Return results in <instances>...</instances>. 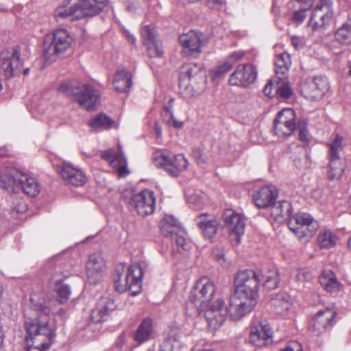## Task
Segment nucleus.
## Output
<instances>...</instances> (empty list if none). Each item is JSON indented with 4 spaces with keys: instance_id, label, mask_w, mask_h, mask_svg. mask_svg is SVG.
I'll list each match as a JSON object with an SVG mask.
<instances>
[{
    "instance_id": "nucleus-52",
    "label": "nucleus",
    "mask_w": 351,
    "mask_h": 351,
    "mask_svg": "<svg viewBox=\"0 0 351 351\" xmlns=\"http://www.w3.org/2000/svg\"><path fill=\"white\" fill-rule=\"evenodd\" d=\"M298 131H299V138L303 142L306 146L308 145L310 141L308 132L307 130V123L306 121L302 120L299 122L298 124Z\"/></svg>"
},
{
    "instance_id": "nucleus-63",
    "label": "nucleus",
    "mask_w": 351,
    "mask_h": 351,
    "mask_svg": "<svg viewBox=\"0 0 351 351\" xmlns=\"http://www.w3.org/2000/svg\"><path fill=\"white\" fill-rule=\"evenodd\" d=\"M173 101V99H170L169 101V104L165 106V111L167 116L171 118H173V112H172V103Z\"/></svg>"
},
{
    "instance_id": "nucleus-11",
    "label": "nucleus",
    "mask_w": 351,
    "mask_h": 351,
    "mask_svg": "<svg viewBox=\"0 0 351 351\" xmlns=\"http://www.w3.org/2000/svg\"><path fill=\"white\" fill-rule=\"evenodd\" d=\"M204 310L208 326L213 330L218 329L226 320L228 313L230 314L229 308L225 306L224 301L221 299L209 304Z\"/></svg>"
},
{
    "instance_id": "nucleus-23",
    "label": "nucleus",
    "mask_w": 351,
    "mask_h": 351,
    "mask_svg": "<svg viewBox=\"0 0 351 351\" xmlns=\"http://www.w3.org/2000/svg\"><path fill=\"white\" fill-rule=\"evenodd\" d=\"M104 261L100 254H93L86 263V275L91 284H97L103 276Z\"/></svg>"
},
{
    "instance_id": "nucleus-46",
    "label": "nucleus",
    "mask_w": 351,
    "mask_h": 351,
    "mask_svg": "<svg viewBox=\"0 0 351 351\" xmlns=\"http://www.w3.org/2000/svg\"><path fill=\"white\" fill-rule=\"evenodd\" d=\"M289 149L292 153L291 158H292L295 165L298 167H301L302 158L307 156L305 152V146H300L297 143H293L289 146Z\"/></svg>"
},
{
    "instance_id": "nucleus-48",
    "label": "nucleus",
    "mask_w": 351,
    "mask_h": 351,
    "mask_svg": "<svg viewBox=\"0 0 351 351\" xmlns=\"http://www.w3.org/2000/svg\"><path fill=\"white\" fill-rule=\"evenodd\" d=\"M311 81L318 90V95L323 97L329 88L328 79L325 77L317 76L312 79Z\"/></svg>"
},
{
    "instance_id": "nucleus-59",
    "label": "nucleus",
    "mask_w": 351,
    "mask_h": 351,
    "mask_svg": "<svg viewBox=\"0 0 351 351\" xmlns=\"http://www.w3.org/2000/svg\"><path fill=\"white\" fill-rule=\"evenodd\" d=\"M244 56L243 52L237 51L232 53L228 58V60L232 62V65L236 63L237 61L240 60Z\"/></svg>"
},
{
    "instance_id": "nucleus-9",
    "label": "nucleus",
    "mask_w": 351,
    "mask_h": 351,
    "mask_svg": "<svg viewBox=\"0 0 351 351\" xmlns=\"http://www.w3.org/2000/svg\"><path fill=\"white\" fill-rule=\"evenodd\" d=\"M287 225L299 240L308 241L318 230L319 223L308 213H298L291 217Z\"/></svg>"
},
{
    "instance_id": "nucleus-55",
    "label": "nucleus",
    "mask_w": 351,
    "mask_h": 351,
    "mask_svg": "<svg viewBox=\"0 0 351 351\" xmlns=\"http://www.w3.org/2000/svg\"><path fill=\"white\" fill-rule=\"evenodd\" d=\"M184 232L182 229H181V232L178 234H174L173 238L171 239L176 241L178 248H181L184 250H188L189 248V243L186 241L185 238L184 237Z\"/></svg>"
},
{
    "instance_id": "nucleus-61",
    "label": "nucleus",
    "mask_w": 351,
    "mask_h": 351,
    "mask_svg": "<svg viewBox=\"0 0 351 351\" xmlns=\"http://www.w3.org/2000/svg\"><path fill=\"white\" fill-rule=\"evenodd\" d=\"M314 0H297L301 7H304V10H309L313 5Z\"/></svg>"
},
{
    "instance_id": "nucleus-16",
    "label": "nucleus",
    "mask_w": 351,
    "mask_h": 351,
    "mask_svg": "<svg viewBox=\"0 0 351 351\" xmlns=\"http://www.w3.org/2000/svg\"><path fill=\"white\" fill-rule=\"evenodd\" d=\"M328 0H322L313 11V14L309 21V25L315 31L322 28L330 23L332 16V12L330 11Z\"/></svg>"
},
{
    "instance_id": "nucleus-17",
    "label": "nucleus",
    "mask_w": 351,
    "mask_h": 351,
    "mask_svg": "<svg viewBox=\"0 0 351 351\" xmlns=\"http://www.w3.org/2000/svg\"><path fill=\"white\" fill-rule=\"evenodd\" d=\"M58 171L66 184L81 186L86 182L87 178L82 169L70 163H63L58 167Z\"/></svg>"
},
{
    "instance_id": "nucleus-39",
    "label": "nucleus",
    "mask_w": 351,
    "mask_h": 351,
    "mask_svg": "<svg viewBox=\"0 0 351 351\" xmlns=\"http://www.w3.org/2000/svg\"><path fill=\"white\" fill-rule=\"evenodd\" d=\"M263 280V287L269 290L276 289L279 284L280 277L279 271L276 268H271L265 270L261 275Z\"/></svg>"
},
{
    "instance_id": "nucleus-40",
    "label": "nucleus",
    "mask_w": 351,
    "mask_h": 351,
    "mask_svg": "<svg viewBox=\"0 0 351 351\" xmlns=\"http://www.w3.org/2000/svg\"><path fill=\"white\" fill-rule=\"evenodd\" d=\"M197 224L206 238L212 239L216 234L218 228V223L216 220H208L199 217Z\"/></svg>"
},
{
    "instance_id": "nucleus-34",
    "label": "nucleus",
    "mask_w": 351,
    "mask_h": 351,
    "mask_svg": "<svg viewBox=\"0 0 351 351\" xmlns=\"http://www.w3.org/2000/svg\"><path fill=\"white\" fill-rule=\"evenodd\" d=\"M329 163L326 172L327 178L330 180H339L343 172L344 166L341 158H328Z\"/></svg>"
},
{
    "instance_id": "nucleus-62",
    "label": "nucleus",
    "mask_w": 351,
    "mask_h": 351,
    "mask_svg": "<svg viewBox=\"0 0 351 351\" xmlns=\"http://www.w3.org/2000/svg\"><path fill=\"white\" fill-rule=\"evenodd\" d=\"M167 122L169 125H172L176 128H180L183 125V123L176 120L173 116V118L169 117V119L167 121Z\"/></svg>"
},
{
    "instance_id": "nucleus-28",
    "label": "nucleus",
    "mask_w": 351,
    "mask_h": 351,
    "mask_svg": "<svg viewBox=\"0 0 351 351\" xmlns=\"http://www.w3.org/2000/svg\"><path fill=\"white\" fill-rule=\"evenodd\" d=\"M160 228L163 236L170 239L181 232L182 229L180 223L171 215H167L161 219Z\"/></svg>"
},
{
    "instance_id": "nucleus-22",
    "label": "nucleus",
    "mask_w": 351,
    "mask_h": 351,
    "mask_svg": "<svg viewBox=\"0 0 351 351\" xmlns=\"http://www.w3.org/2000/svg\"><path fill=\"white\" fill-rule=\"evenodd\" d=\"M335 315V312L330 308L318 311L312 321L310 330L316 335L326 332L333 325Z\"/></svg>"
},
{
    "instance_id": "nucleus-20",
    "label": "nucleus",
    "mask_w": 351,
    "mask_h": 351,
    "mask_svg": "<svg viewBox=\"0 0 351 351\" xmlns=\"http://www.w3.org/2000/svg\"><path fill=\"white\" fill-rule=\"evenodd\" d=\"M116 308L117 304L114 299L108 296L101 297L97 301L95 308L92 310L90 319L95 323L104 322Z\"/></svg>"
},
{
    "instance_id": "nucleus-1",
    "label": "nucleus",
    "mask_w": 351,
    "mask_h": 351,
    "mask_svg": "<svg viewBox=\"0 0 351 351\" xmlns=\"http://www.w3.org/2000/svg\"><path fill=\"white\" fill-rule=\"evenodd\" d=\"M24 324L31 339L39 337L29 347V351H47L51 341L56 336L53 327L50 324V309L45 305L44 300L36 293H32L23 308Z\"/></svg>"
},
{
    "instance_id": "nucleus-51",
    "label": "nucleus",
    "mask_w": 351,
    "mask_h": 351,
    "mask_svg": "<svg viewBox=\"0 0 351 351\" xmlns=\"http://www.w3.org/2000/svg\"><path fill=\"white\" fill-rule=\"evenodd\" d=\"M232 62L228 60L223 64L218 66L212 71L213 77H221L223 75L228 72L232 69Z\"/></svg>"
},
{
    "instance_id": "nucleus-50",
    "label": "nucleus",
    "mask_w": 351,
    "mask_h": 351,
    "mask_svg": "<svg viewBox=\"0 0 351 351\" xmlns=\"http://www.w3.org/2000/svg\"><path fill=\"white\" fill-rule=\"evenodd\" d=\"M141 36L143 38V44L156 41L155 29L151 25H146L141 30Z\"/></svg>"
},
{
    "instance_id": "nucleus-6",
    "label": "nucleus",
    "mask_w": 351,
    "mask_h": 351,
    "mask_svg": "<svg viewBox=\"0 0 351 351\" xmlns=\"http://www.w3.org/2000/svg\"><path fill=\"white\" fill-rule=\"evenodd\" d=\"M23 62L21 58V49L19 46L0 51V73L10 79L19 76L21 73L28 75L29 68L23 70Z\"/></svg>"
},
{
    "instance_id": "nucleus-53",
    "label": "nucleus",
    "mask_w": 351,
    "mask_h": 351,
    "mask_svg": "<svg viewBox=\"0 0 351 351\" xmlns=\"http://www.w3.org/2000/svg\"><path fill=\"white\" fill-rule=\"evenodd\" d=\"M27 206L24 200L21 197H16L12 202V212L13 213H23L27 210Z\"/></svg>"
},
{
    "instance_id": "nucleus-42",
    "label": "nucleus",
    "mask_w": 351,
    "mask_h": 351,
    "mask_svg": "<svg viewBox=\"0 0 351 351\" xmlns=\"http://www.w3.org/2000/svg\"><path fill=\"white\" fill-rule=\"evenodd\" d=\"M114 121L104 114H100L89 121L88 125L95 130L109 129L112 127Z\"/></svg>"
},
{
    "instance_id": "nucleus-15",
    "label": "nucleus",
    "mask_w": 351,
    "mask_h": 351,
    "mask_svg": "<svg viewBox=\"0 0 351 351\" xmlns=\"http://www.w3.org/2000/svg\"><path fill=\"white\" fill-rule=\"evenodd\" d=\"M204 35L193 30L180 35L179 38L182 47V53L187 56L197 57L201 53Z\"/></svg>"
},
{
    "instance_id": "nucleus-4",
    "label": "nucleus",
    "mask_w": 351,
    "mask_h": 351,
    "mask_svg": "<svg viewBox=\"0 0 351 351\" xmlns=\"http://www.w3.org/2000/svg\"><path fill=\"white\" fill-rule=\"evenodd\" d=\"M215 291V285L208 277L199 278L191 291L187 308L194 311L193 314H198L201 311L207 308L211 302Z\"/></svg>"
},
{
    "instance_id": "nucleus-30",
    "label": "nucleus",
    "mask_w": 351,
    "mask_h": 351,
    "mask_svg": "<svg viewBox=\"0 0 351 351\" xmlns=\"http://www.w3.org/2000/svg\"><path fill=\"white\" fill-rule=\"evenodd\" d=\"M113 84L119 92H128L132 85L131 75L125 70L118 71L114 77Z\"/></svg>"
},
{
    "instance_id": "nucleus-10",
    "label": "nucleus",
    "mask_w": 351,
    "mask_h": 351,
    "mask_svg": "<svg viewBox=\"0 0 351 351\" xmlns=\"http://www.w3.org/2000/svg\"><path fill=\"white\" fill-rule=\"evenodd\" d=\"M154 165L163 169L170 176L177 177L188 166V161L183 154H177L173 158L169 156L167 150H156L152 156Z\"/></svg>"
},
{
    "instance_id": "nucleus-60",
    "label": "nucleus",
    "mask_w": 351,
    "mask_h": 351,
    "mask_svg": "<svg viewBox=\"0 0 351 351\" xmlns=\"http://www.w3.org/2000/svg\"><path fill=\"white\" fill-rule=\"evenodd\" d=\"M282 351H302V346L298 342H293L291 346H287Z\"/></svg>"
},
{
    "instance_id": "nucleus-43",
    "label": "nucleus",
    "mask_w": 351,
    "mask_h": 351,
    "mask_svg": "<svg viewBox=\"0 0 351 351\" xmlns=\"http://www.w3.org/2000/svg\"><path fill=\"white\" fill-rule=\"evenodd\" d=\"M337 237L329 230H322L317 237V243L321 248L328 249L335 245Z\"/></svg>"
},
{
    "instance_id": "nucleus-21",
    "label": "nucleus",
    "mask_w": 351,
    "mask_h": 351,
    "mask_svg": "<svg viewBox=\"0 0 351 351\" xmlns=\"http://www.w3.org/2000/svg\"><path fill=\"white\" fill-rule=\"evenodd\" d=\"M116 308L117 304L114 299L108 296L101 297L97 301L95 308L92 310L90 319L95 323L104 322Z\"/></svg>"
},
{
    "instance_id": "nucleus-37",
    "label": "nucleus",
    "mask_w": 351,
    "mask_h": 351,
    "mask_svg": "<svg viewBox=\"0 0 351 351\" xmlns=\"http://www.w3.org/2000/svg\"><path fill=\"white\" fill-rule=\"evenodd\" d=\"M270 304L273 310L278 314L287 311L290 306L289 297L285 293H279L270 299Z\"/></svg>"
},
{
    "instance_id": "nucleus-38",
    "label": "nucleus",
    "mask_w": 351,
    "mask_h": 351,
    "mask_svg": "<svg viewBox=\"0 0 351 351\" xmlns=\"http://www.w3.org/2000/svg\"><path fill=\"white\" fill-rule=\"evenodd\" d=\"M335 40L343 46L351 45V20L347 21L335 33Z\"/></svg>"
},
{
    "instance_id": "nucleus-64",
    "label": "nucleus",
    "mask_w": 351,
    "mask_h": 351,
    "mask_svg": "<svg viewBox=\"0 0 351 351\" xmlns=\"http://www.w3.org/2000/svg\"><path fill=\"white\" fill-rule=\"evenodd\" d=\"M123 32L128 42L135 45L136 41V38L128 30L124 29Z\"/></svg>"
},
{
    "instance_id": "nucleus-31",
    "label": "nucleus",
    "mask_w": 351,
    "mask_h": 351,
    "mask_svg": "<svg viewBox=\"0 0 351 351\" xmlns=\"http://www.w3.org/2000/svg\"><path fill=\"white\" fill-rule=\"evenodd\" d=\"M319 282L329 292H335L339 289L340 283L335 274L330 269L322 271L319 276Z\"/></svg>"
},
{
    "instance_id": "nucleus-2",
    "label": "nucleus",
    "mask_w": 351,
    "mask_h": 351,
    "mask_svg": "<svg viewBox=\"0 0 351 351\" xmlns=\"http://www.w3.org/2000/svg\"><path fill=\"white\" fill-rule=\"evenodd\" d=\"M260 276L251 269L238 272L234 279L235 290L230 297L229 305L230 316L232 320L241 319L255 306Z\"/></svg>"
},
{
    "instance_id": "nucleus-41",
    "label": "nucleus",
    "mask_w": 351,
    "mask_h": 351,
    "mask_svg": "<svg viewBox=\"0 0 351 351\" xmlns=\"http://www.w3.org/2000/svg\"><path fill=\"white\" fill-rule=\"evenodd\" d=\"M52 280L55 285V290L58 295V300L60 303H64L68 300L71 295V289L68 285L63 282L62 278H58L55 274L52 277Z\"/></svg>"
},
{
    "instance_id": "nucleus-49",
    "label": "nucleus",
    "mask_w": 351,
    "mask_h": 351,
    "mask_svg": "<svg viewBox=\"0 0 351 351\" xmlns=\"http://www.w3.org/2000/svg\"><path fill=\"white\" fill-rule=\"evenodd\" d=\"M148 55L150 57H161L163 54L162 45L157 40L145 44Z\"/></svg>"
},
{
    "instance_id": "nucleus-14",
    "label": "nucleus",
    "mask_w": 351,
    "mask_h": 351,
    "mask_svg": "<svg viewBox=\"0 0 351 351\" xmlns=\"http://www.w3.org/2000/svg\"><path fill=\"white\" fill-rule=\"evenodd\" d=\"M155 202L154 193L152 191L145 189L141 193L134 195L129 204L138 215L144 217L154 213Z\"/></svg>"
},
{
    "instance_id": "nucleus-12",
    "label": "nucleus",
    "mask_w": 351,
    "mask_h": 351,
    "mask_svg": "<svg viewBox=\"0 0 351 351\" xmlns=\"http://www.w3.org/2000/svg\"><path fill=\"white\" fill-rule=\"evenodd\" d=\"M295 114L291 108L280 111L274 121L275 134L280 137L290 136L295 130Z\"/></svg>"
},
{
    "instance_id": "nucleus-47",
    "label": "nucleus",
    "mask_w": 351,
    "mask_h": 351,
    "mask_svg": "<svg viewBox=\"0 0 351 351\" xmlns=\"http://www.w3.org/2000/svg\"><path fill=\"white\" fill-rule=\"evenodd\" d=\"M342 141L343 138L339 134H336L332 141L328 144L329 147L328 158H340L339 152L342 149Z\"/></svg>"
},
{
    "instance_id": "nucleus-8",
    "label": "nucleus",
    "mask_w": 351,
    "mask_h": 351,
    "mask_svg": "<svg viewBox=\"0 0 351 351\" xmlns=\"http://www.w3.org/2000/svg\"><path fill=\"white\" fill-rule=\"evenodd\" d=\"M117 276L114 278L115 289L123 293L130 291L132 295H138L141 291V282L143 276V266L141 264L133 265L128 267L122 279V274L117 271Z\"/></svg>"
},
{
    "instance_id": "nucleus-54",
    "label": "nucleus",
    "mask_w": 351,
    "mask_h": 351,
    "mask_svg": "<svg viewBox=\"0 0 351 351\" xmlns=\"http://www.w3.org/2000/svg\"><path fill=\"white\" fill-rule=\"evenodd\" d=\"M159 351H180L179 342L176 340H165L160 345Z\"/></svg>"
},
{
    "instance_id": "nucleus-13",
    "label": "nucleus",
    "mask_w": 351,
    "mask_h": 351,
    "mask_svg": "<svg viewBox=\"0 0 351 351\" xmlns=\"http://www.w3.org/2000/svg\"><path fill=\"white\" fill-rule=\"evenodd\" d=\"M257 77V70L252 64H243L237 66L230 75L229 84L232 86L246 88L253 84Z\"/></svg>"
},
{
    "instance_id": "nucleus-44",
    "label": "nucleus",
    "mask_w": 351,
    "mask_h": 351,
    "mask_svg": "<svg viewBox=\"0 0 351 351\" xmlns=\"http://www.w3.org/2000/svg\"><path fill=\"white\" fill-rule=\"evenodd\" d=\"M278 80L276 81V91L275 93L278 95L280 97L288 99L289 98L293 92L287 82V77H278Z\"/></svg>"
},
{
    "instance_id": "nucleus-56",
    "label": "nucleus",
    "mask_w": 351,
    "mask_h": 351,
    "mask_svg": "<svg viewBox=\"0 0 351 351\" xmlns=\"http://www.w3.org/2000/svg\"><path fill=\"white\" fill-rule=\"evenodd\" d=\"M296 279L298 282L309 281L312 278L311 272L306 269H300L297 271Z\"/></svg>"
},
{
    "instance_id": "nucleus-58",
    "label": "nucleus",
    "mask_w": 351,
    "mask_h": 351,
    "mask_svg": "<svg viewBox=\"0 0 351 351\" xmlns=\"http://www.w3.org/2000/svg\"><path fill=\"white\" fill-rule=\"evenodd\" d=\"M276 80H270L265 86L263 93L266 96L269 97H272L274 96L272 94V89H276Z\"/></svg>"
},
{
    "instance_id": "nucleus-57",
    "label": "nucleus",
    "mask_w": 351,
    "mask_h": 351,
    "mask_svg": "<svg viewBox=\"0 0 351 351\" xmlns=\"http://www.w3.org/2000/svg\"><path fill=\"white\" fill-rule=\"evenodd\" d=\"M304 7H301L300 10L295 11L293 14L292 20L296 23H301L306 17V11Z\"/></svg>"
},
{
    "instance_id": "nucleus-19",
    "label": "nucleus",
    "mask_w": 351,
    "mask_h": 351,
    "mask_svg": "<svg viewBox=\"0 0 351 351\" xmlns=\"http://www.w3.org/2000/svg\"><path fill=\"white\" fill-rule=\"evenodd\" d=\"M116 308L117 304L114 299L108 296L101 297L97 301L95 308L92 310L90 319L95 323L104 322Z\"/></svg>"
},
{
    "instance_id": "nucleus-24",
    "label": "nucleus",
    "mask_w": 351,
    "mask_h": 351,
    "mask_svg": "<svg viewBox=\"0 0 351 351\" xmlns=\"http://www.w3.org/2000/svg\"><path fill=\"white\" fill-rule=\"evenodd\" d=\"M250 341L257 347H264L271 344L272 332L267 324L261 323L259 326H253L250 332Z\"/></svg>"
},
{
    "instance_id": "nucleus-29",
    "label": "nucleus",
    "mask_w": 351,
    "mask_h": 351,
    "mask_svg": "<svg viewBox=\"0 0 351 351\" xmlns=\"http://www.w3.org/2000/svg\"><path fill=\"white\" fill-rule=\"evenodd\" d=\"M153 332L152 319L145 318L136 329L134 339L138 343H143L151 339Z\"/></svg>"
},
{
    "instance_id": "nucleus-3",
    "label": "nucleus",
    "mask_w": 351,
    "mask_h": 351,
    "mask_svg": "<svg viewBox=\"0 0 351 351\" xmlns=\"http://www.w3.org/2000/svg\"><path fill=\"white\" fill-rule=\"evenodd\" d=\"M106 5V0H69L55 10L54 16L58 22L93 17L99 14Z\"/></svg>"
},
{
    "instance_id": "nucleus-35",
    "label": "nucleus",
    "mask_w": 351,
    "mask_h": 351,
    "mask_svg": "<svg viewBox=\"0 0 351 351\" xmlns=\"http://www.w3.org/2000/svg\"><path fill=\"white\" fill-rule=\"evenodd\" d=\"M291 64V58L288 53L285 52L277 55L274 62L276 66L275 72L277 77H287Z\"/></svg>"
},
{
    "instance_id": "nucleus-36",
    "label": "nucleus",
    "mask_w": 351,
    "mask_h": 351,
    "mask_svg": "<svg viewBox=\"0 0 351 351\" xmlns=\"http://www.w3.org/2000/svg\"><path fill=\"white\" fill-rule=\"evenodd\" d=\"M202 69V66L197 63H188L182 65L180 73V82L190 81L193 77L203 73Z\"/></svg>"
},
{
    "instance_id": "nucleus-7",
    "label": "nucleus",
    "mask_w": 351,
    "mask_h": 351,
    "mask_svg": "<svg viewBox=\"0 0 351 351\" xmlns=\"http://www.w3.org/2000/svg\"><path fill=\"white\" fill-rule=\"evenodd\" d=\"M72 38L64 29H59L52 34L45 36L43 56L48 61H53V56L63 53L71 45Z\"/></svg>"
},
{
    "instance_id": "nucleus-32",
    "label": "nucleus",
    "mask_w": 351,
    "mask_h": 351,
    "mask_svg": "<svg viewBox=\"0 0 351 351\" xmlns=\"http://www.w3.org/2000/svg\"><path fill=\"white\" fill-rule=\"evenodd\" d=\"M291 213V205L287 201L274 202L271 206V214L276 220H278L281 217H289V219L293 216Z\"/></svg>"
},
{
    "instance_id": "nucleus-33",
    "label": "nucleus",
    "mask_w": 351,
    "mask_h": 351,
    "mask_svg": "<svg viewBox=\"0 0 351 351\" xmlns=\"http://www.w3.org/2000/svg\"><path fill=\"white\" fill-rule=\"evenodd\" d=\"M13 170H18L14 167H6L3 171H0V187L9 192L16 190L17 178L12 174Z\"/></svg>"
},
{
    "instance_id": "nucleus-27",
    "label": "nucleus",
    "mask_w": 351,
    "mask_h": 351,
    "mask_svg": "<svg viewBox=\"0 0 351 351\" xmlns=\"http://www.w3.org/2000/svg\"><path fill=\"white\" fill-rule=\"evenodd\" d=\"M278 197V191L274 187L264 186L253 195L255 204L258 208L271 206Z\"/></svg>"
},
{
    "instance_id": "nucleus-26",
    "label": "nucleus",
    "mask_w": 351,
    "mask_h": 351,
    "mask_svg": "<svg viewBox=\"0 0 351 351\" xmlns=\"http://www.w3.org/2000/svg\"><path fill=\"white\" fill-rule=\"evenodd\" d=\"M119 153L112 149H108L101 152V158L109 162L111 167L119 169L121 174L123 173V170H126V158L123 153V147L119 144Z\"/></svg>"
},
{
    "instance_id": "nucleus-25",
    "label": "nucleus",
    "mask_w": 351,
    "mask_h": 351,
    "mask_svg": "<svg viewBox=\"0 0 351 351\" xmlns=\"http://www.w3.org/2000/svg\"><path fill=\"white\" fill-rule=\"evenodd\" d=\"M225 226L231 234H234L239 241L241 236L244 233L245 221L243 216L232 210H227L223 214Z\"/></svg>"
},
{
    "instance_id": "nucleus-5",
    "label": "nucleus",
    "mask_w": 351,
    "mask_h": 351,
    "mask_svg": "<svg viewBox=\"0 0 351 351\" xmlns=\"http://www.w3.org/2000/svg\"><path fill=\"white\" fill-rule=\"evenodd\" d=\"M58 91L73 97L81 106L88 110H92L99 99V92L90 84L64 83L58 87Z\"/></svg>"
},
{
    "instance_id": "nucleus-45",
    "label": "nucleus",
    "mask_w": 351,
    "mask_h": 351,
    "mask_svg": "<svg viewBox=\"0 0 351 351\" xmlns=\"http://www.w3.org/2000/svg\"><path fill=\"white\" fill-rule=\"evenodd\" d=\"M317 89L311 80L305 81L301 86V93L307 99L317 100L321 99L322 95H318Z\"/></svg>"
},
{
    "instance_id": "nucleus-18",
    "label": "nucleus",
    "mask_w": 351,
    "mask_h": 351,
    "mask_svg": "<svg viewBox=\"0 0 351 351\" xmlns=\"http://www.w3.org/2000/svg\"><path fill=\"white\" fill-rule=\"evenodd\" d=\"M12 172L13 176L17 178L16 188H21L30 197H36L40 193V185L35 178L19 170H13Z\"/></svg>"
}]
</instances>
